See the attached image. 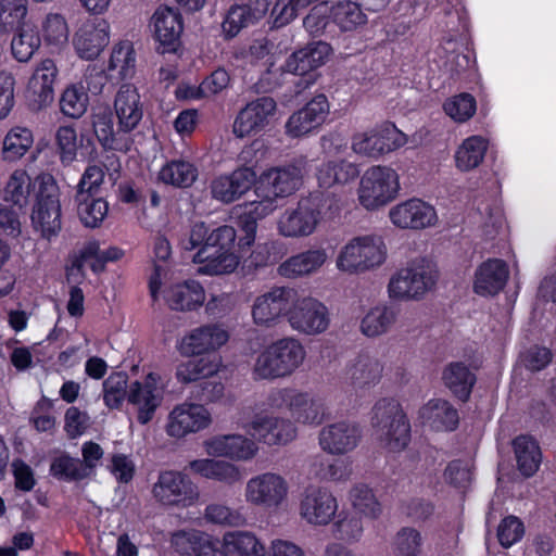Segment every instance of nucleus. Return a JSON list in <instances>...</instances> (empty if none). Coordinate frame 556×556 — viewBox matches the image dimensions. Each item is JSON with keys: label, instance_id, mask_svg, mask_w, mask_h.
Listing matches in <instances>:
<instances>
[{"label": "nucleus", "instance_id": "nucleus-14", "mask_svg": "<svg viewBox=\"0 0 556 556\" xmlns=\"http://www.w3.org/2000/svg\"><path fill=\"white\" fill-rule=\"evenodd\" d=\"M338 510L337 498L325 488L308 486L300 503L303 519L315 526L328 525Z\"/></svg>", "mask_w": 556, "mask_h": 556}, {"label": "nucleus", "instance_id": "nucleus-49", "mask_svg": "<svg viewBox=\"0 0 556 556\" xmlns=\"http://www.w3.org/2000/svg\"><path fill=\"white\" fill-rule=\"evenodd\" d=\"M88 102L89 99L85 87L71 85L62 92L60 110L67 117L79 118L87 111Z\"/></svg>", "mask_w": 556, "mask_h": 556}, {"label": "nucleus", "instance_id": "nucleus-39", "mask_svg": "<svg viewBox=\"0 0 556 556\" xmlns=\"http://www.w3.org/2000/svg\"><path fill=\"white\" fill-rule=\"evenodd\" d=\"M219 367L220 358L217 355L188 359L176 367V378L181 383H190L214 376Z\"/></svg>", "mask_w": 556, "mask_h": 556}, {"label": "nucleus", "instance_id": "nucleus-56", "mask_svg": "<svg viewBox=\"0 0 556 556\" xmlns=\"http://www.w3.org/2000/svg\"><path fill=\"white\" fill-rule=\"evenodd\" d=\"M43 40L50 46L60 47L67 42L68 27L65 18L59 13H48L41 23Z\"/></svg>", "mask_w": 556, "mask_h": 556}, {"label": "nucleus", "instance_id": "nucleus-13", "mask_svg": "<svg viewBox=\"0 0 556 556\" xmlns=\"http://www.w3.org/2000/svg\"><path fill=\"white\" fill-rule=\"evenodd\" d=\"M229 340V332L222 324H206L192 329L181 340V352L187 355H214Z\"/></svg>", "mask_w": 556, "mask_h": 556}, {"label": "nucleus", "instance_id": "nucleus-32", "mask_svg": "<svg viewBox=\"0 0 556 556\" xmlns=\"http://www.w3.org/2000/svg\"><path fill=\"white\" fill-rule=\"evenodd\" d=\"M154 37L163 46H174L181 33L182 21L179 12L169 7H160L152 16Z\"/></svg>", "mask_w": 556, "mask_h": 556}, {"label": "nucleus", "instance_id": "nucleus-55", "mask_svg": "<svg viewBox=\"0 0 556 556\" xmlns=\"http://www.w3.org/2000/svg\"><path fill=\"white\" fill-rule=\"evenodd\" d=\"M93 132L105 150H115L118 146L117 136L122 132L114 129L112 115L110 113H97L92 116Z\"/></svg>", "mask_w": 556, "mask_h": 556}, {"label": "nucleus", "instance_id": "nucleus-7", "mask_svg": "<svg viewBox=\"0 0 556 556\" xmlns=\"http://www.w3.org/2000/svg\"><path fill=\"white\" fill-rule=\"evenodd\" d=\"M387 247L380 237L364 236L349 241L339 252L336 264L339 270L363 273L382 265Z\"/></svg>", "mask_w": 556, "mask_h": 556}, {"label": "nucleus", "instance_id": "nucleus-24", "mask_svg": "<svg viewBox=\"0 0 556 556\" xmlns=\"http://www.w3.org/2000/svg\"><path fill=\"white\" fill-rule=\"evenodd\" d=\"M296 419H252L248 427L249 433L267 445L287 444L296 437Z\"/></svg>", "mask_w": 556, "mask_h": 556}, {"label": "nucleus", "instance_id": "nucleus-20", "mask_svg": "<svg viewBox=\"0 0 556 556\" xmlns=\"http://www.w3.org/2000/svg\"><path fill=\"white\" fill-rule=\"evenodd\" d=\"M294 296L295 292L289 288H275L257 296L252 309L254 323L260 326H269L282 314L288 315Z\"/></svg>", "mask_w": 556, "mask_h": 556}, {"label": "nucleus", "instance_id": "nucleus-27", "mask_svg": "<svg viewBox=\"0 0 556 556\" xmlns=\"http://www.w3.org/2000/svg\"><path fill=\"white\" fill-rule=\"evenodd\" d=\"M58 75L59 68L53 59L46 58L36 64L29 80V91L36 97L38 109L48 106L53 101Z\"/></svg>", "mask_w": 556, "mask_h": 556}, {"label": "nucleus", "instance_id": "nucleus-59", "mask_svg": "<svg viewBox=\"0 0 556 556\" xmlns=\"http://www.w3.org/2000/svg\"><path fill=\"white\" fill-rule=\"evenodd\" d=\"M254 24L255 21L247 9L242 4H236L229 8L223 21L222 29L225 37L233 38L241 31V29Z\"/></svg>", "mask_w": 556, "mask_h": 556}, {"label": "nucleus", "instance_id": "nucleus-8", "mask_svg": "<svg viewBox=\"0 0 556 556\" xmlns=\"http://www.w3.org/2000/svg\"><path fill=\"white\" fill-rule=\"evenodd\" d=\"M307 161L299 157L291 163L264 172L255 189L257 198H285L295 192L302 184Z\"/></svg>", "mask_w": 556, "mask_h": 556}, {"label": "nucleus", "instance_id": "nucleus-51", "mask_svg": "<svg viewBox=\"0 0 556 556\" xmlns=\"http://www.w3.org/2000/svg\"><path fill=\"white\" fill-rule=\"evenodd\" d=\"M424 540L421 533L413 527L401 528L392 544L394 556H419L422 551Z\"/></svg>", "mask_w": 556, "mask_h": 556}, {"label": "nucleus", "instance_id": "nucleus-10", "mask_svg": "<svg viewBox=\"0 0 556 556\" xmlns=\"http://www.w3.org/2000/svg\"><path fill=\"white\" fill-rule=\"evenodd\" d=\"M288 321L292 329L308 334L325 332L330 323L328 308L313 298H293L288 311Z\"/></svg>", "mask_w": 556, "mask_h": 556}, {"label": "nucleus", "instance_id": "nucleus-26", "mask_svg": "<svg viewBox=\"0 0 556 556\" xmlns=\"http://www.w3.org/2000/svg\"><path fill=\"white\" fill-rule=\"evenodd\" d=\"M204 445L206 453L211 456L237 460L251 459L257 452L254 441L240 434L214 437L205 441Z\"/></svg>", "mask_w": 556, "mask_h": 556}, {"label": "nucleus", "instance_id": "nucleus-23", "mask_svg": "<svg viewBox=\"0 0 556 556\" xmlns=\"http://www.w3.org/2000/svg\"><path fill=\"white\" fill-rule=\"evenodd\" d=\"M55 142L63 165H71L78 153L83 156H91L96 151V144L88 130H81L78 135L72 126H60L55 132Z\"/></svg>", "mask_w": 556, "mask_h": 556}, {"label": "nucleus", "instance_id": "nucleus-36", "mask_svg": "<svg viewBox=\"0 0 556 556\" xmlns=\"http://www.w3.org/2000/svg\"><path fill=\"white\" fill-rule=\"evenodd\" d=\"M399 309L391 305H377L370 308L361 321V331L368 338L387 333L396 323Z\"/></svg>", "mask_w": 556, "mask_h": 556}, {"label": "nucleus", "instance_id": "nucleus-16", "mask_svg": "<svg viewBox=\"0 0 556 556\" xmlns=\"http://www.w3.org/2000/svg\"><path fill=\"white\" fill-rule=\"evenodd\" d=\"M175 551L185 556H225L223 541L197 530H179L172 536Z\"/></svg>", "mask_w": 556, "mask_h": 556}, {"label": "nucleus", "instance_id": "nucleus-64", "mask_svg": "<svg viewBox=\"0 0 556 556\" xmlns=\"http://www.w3.org/2000/svg\"><path fill=\"white\" fill-rule=\"evenodd\" d=\"M205 518L212 523L231 527H238L244 521V518L238 511L222 504L207 505Z\"/></svg>", "mask_w": 556, "mask_h": 556}, {"label": "nucleus", "instance_id": "nucleus-17", "mask_svg": "<svg viewBox=\"0 0 556 556\" xmlns=\"http://www.w3.org/2000/svg\"><path fill=\"white\" fill-rule=\"evenodd\" d=\"M110 41V24L103 18L88 20L74 36V47L81 59L93 60Z\"/></svg>", "mask_w": 556, "mask_h": 556}, {"label": "nucleus", "instance_id": "nucleus-37", "mask_svg": "<svg viewBox=\"0 0 556 556\" xmlns=\"http://www.w3.org/2000/svg\"><path fill=\"white\" fill-rule=\"evenodd\" d=\"M35 184L25 169L13 170L3 189V200L13 206L23 210L29 204Z\"/></svg>", "mask_w": 556, "mask_h": 556}, {"label": "nucleus", "instance_id": "nucleus-18", "mask_svg": "<svg viewBox=\"0 0 556 556\" xmlns=\"http://www.w3.org/2000/svg\"><path fill=\"white\" fill-rule=\"evenodd\" d=\"M328 113L327 98L318 94L288 118L285 126L286 134L292 138L307 135L325 122Z\"/></svg>", "mask_w": 556, "mask_h": 556}, {"label": "nucleus", "instance_id": "nucleus-1", "mask_svg": "<svg viewBox=\"0 0 556 556\" xmlns=\"http://www.w3.org/2000/svg\"><path fill=\"white\" fill-rule=\"evenodd\" d=\"M339 211L333 193L316 192L302 198L295 207L287 208L277 222L278 231L286 238H302L311 236L321 218L332 216Z\"/></svg>", "mask_w": 556, "mask_h": 556}, {"label": "nucleus", "instance_id": "nucleus-12", "mask_svg": "<svg viewBox=\"0 0 556 556\" xmlns=\"http://www.w3.org/2000/svg\"><path fill=\"white\" fill-rule=\"evenodd\" d=\"M277 103L270 97H261L249 102L242 108L232 126V131L238 138L256 135L263 131L274 118Z\"/></svg>", "mask_w": 556, "mask_h": 556}, {"label": "nucleus", "instance_id": "nucleus-44", "mask_svg": "<svg viewBox=\"0 0 556 556\" xmlns=\"http://www.w3.org/2000/svg\"><path fill=\"white\" fill-rule=\"evenodd\" d=\"M199 175L197 166L186 160H173L167 162L159 173V179L177 188H189Z\"/></svg>", "mask_w": 556, "mask_h": 556}, {"label": "nucleus", "instance_id": "nucleus-25", "mask_svg": "<svg viewBox=\"0 0 556 556\" xmlns=\"http://www.w3.org/2000/svg\"><path fill=\"white\" fill-rule=\"evenodd\" d=\"M361 439V430L356 425L342 419L324 428L319 434L321 448L330 454L340 455L356 447Z\"/></svg>", "mask_w": 556, "mask_h": 556}, {"label": "nucleus", "instance_id": "nucleus-5", "mask_svg": "<svg viewBox=\"0 0 556 556\" xmlns=\"http://www.w3.org/2000/svg\"><path fill=\"white\" fill-rule=\"evenodd\" d=\"M438 279L439 270L432 261L416 258L391 277L389 296L396 300H420L434 289Z\"/></svg>", "mask_w": 556, "mask_h": 556}, {"label": "nucleus", "instance_id": "nucleus-46", "mask_svg": "<svg viewBox=\"0 0 556 556\" xmlns=\"http://www.w3.org/2000/svg\"><path fill=\"white\" fill-rule=\"evenodd\" d=\"M488 142L481 136H471L463 141L455 153L456 167L463 172L478 167L484 159Z\"/></svg>", "mask_w": 556, "mask_h": 556}, {"label": "nucleus", "instance_id": "nucleus-22", "mask_svg": "<svg viewBox=\"0 0 556 556\" xmlns=\"http://www.w3.org/2000/svg\"><path fill=\"white\" fill-rule=\"evenodd\" d=\"M283 478L275 473H263L252 478L247 485L249 502L267 507L278 506L287 495Z\"/></svg>", "mask_w": 556, "mask_h": 556}, {"label": "nucleus", "instance_id": "nucleus-62", "mask_svg": "<svg viewBox=\"0 0 556 556\" xmlns=\"http://www.w3.org/2000/svg\"><path fill=\"white\" fill-rule=\"evenodd\" d=\"M352 150L359 155L377 159L383 154V148L380 146L377 129L354 135L352 139Z\"/></svg>", "mask_w": 556, "mask_h": 556}, {"label": "nucleus", "instance_id": "nucleus-29", "mask_svg": "<svg viewBox=\"0 0 556 556\" xmlns=\"http://www.w3.org/2000/svg\"><path fill=\"white\" fill-rule=\"evenodd\" d=\"M508 275V267L504 261L488 260L476 270L473 290L480 295H494L505 287Z\"/></svg>", "mask_w": 556, "mask_h": 556}, {"label": "nucleus", "instance_id": "nucleus-61", "mask_svg": "<svg viewBox=\"0 0 556 556\" xmlns=\"http://www.w3.org/2000/svg\"><path fill=\"white\" fill-rule=\"evenodd\" d=\"M525 535V525L516 516L504 517L497 527V539L501 546L509 548Z\"/></svg>", "mask_w": 556, "mask_h": 556}, {"label": "nucleus", "instance_id": "nucleus-3", "mask_svg": "<svg viewBox=\"0 0 556 556\" xmlns=\"http://www.w3.org/2000/svg\"><path fill=\"white\" fill-rule=\"evenodd\" d=\"M36 180L38 191L30 213V225L42 240L52 242L62 230L60 189L50 174H41Z\"/></svg>", "mask_w": 556, "mask_h": 556}, {"label": "nucleus", "instance_id": "nucleus-34", "mask_svg": "<svg viewBox=\"0 0 556 556\" xmlns=\"http://www.w3.org/2000/svg\"><path fill=\"white\" fill-rule=\"evenodd\" d=\"M444 386L460 401L466 402L470 397L476 383V375L462 362L450 363L442 372Z\"/></svg>", "mask_w": 556, "mask_h": 556}, {"label": "nucleus", "instance_id": "nucleus-30", "mask_svg": "<svg viewBox=\"0 0 556 556\" xmlns=\"http://www.w3.org/2000/svg\"><path fill=\"white\" fill-rule=\"evenodd\" d=\"M331 47L324 41L312 42L295 51L286 62V71L295 75H305L327 61Z\"/></svg>", "mask_w": 556, "mask_h": 556}, {"label": "nucleus", "instance_id": "nucleus-11", "mask_svg": "<svg viewBox=\"0 0 556 556\" xmlns=\"http://www.w3.org/2000/svg\"><path fill=\"white\" fill-rule=\"evenodd\" d=\"M166 381L156 372H149L142 380H136L128 388V404L139 417H150L162 405Z\"/></svg>", "mask_w": 556, "mask_h": 556}, {"label": "nucleus", "instance_id": "nucleus-28", "mask_svg": "<svg viewBox=\"0 0 556 556\" xmlns=\"http://www.w3.org/2000/svg\"><path fill=\"white\" fill-rule=\"evenodd\" d=\"M382 364L369 353H359L345 367V380L357 389L375 386L382 376Z\"/></svg>", "mask_w": 556, "mask_h": 556}, {"label": "nucleus", "instance_id": "nucleus-53", "mask_svg": "<svg viewBox=\"0 0 556 556\" xmlns=\"http://www.w3.org/2000/svg\"><path fill=\"white\" fill-rule=\"evenodd\" d=\"M409 419H390L388 431L382 439L383 447L389 452H401L410 442Z\"/></svg>", "mask_w": 556, "mask_h": 556}, {"label": "nucleus", "instance_id": "nucleus-50", "mask_svg": "<svg viewBox=\"0 0 556 556\" xmlns=\"http://www.w3.org/2000/svg\"><path fill=\"white\" fill-rule=\"evenodd\" d=\"M331 17L341 30L351 31L366 22L359 5L352 1L340 2L332 8Z\"/></svg>", "mask_w": 556, "mask_h": 556}, {"label": "nucleus", "instance_id": "nucleus-6", "mask_svg": "<svg viewBox=\"0 0 556 556\" xmlns=\"http://www.w3.org/2000/svg\"><path fill=\"white\" fill-rule=\"evenodd\" d=\"M400 188V176L395 169L372 165L359 178L356 190L358 204L366 211H377L392 202Z\"/></svg>", "mask_w": 556, "mask_h": 556}, {"label": "nucleus", "instance_id": "nucleus-4", "mask_svg": "<svg viewBox=\"0 0 556 556\" xmlns=\"http://www.w3.org/2000/svg\"><path fill=\"white\" fill-rule=\"evenodd\" d=\"M237 238L236 229L229 225L208 231L206 245L201 247L192 261L200 264L198 271L203 275H224L235 271L239 257L232 252Z\"/></svg>", "mask_w": 556, "mask_h": 556}, {"label": "nucleus", "instance_id": "nucleus-41", "mask_svg": "<svg viewBox=\"0 0 556 556\" xmlns=\"http://www.w3.org/2000/svg\"><path fill=\"white\" fill-rule=\"evenodd\" d=\"M75 201L78 217L84 226L97 228L102 224L109 211L105 200L96 197V194L77 191Z\"/></svg>", "mask_w": 556, "mask_h": 556}, {"label": "nucleus", "instance_id": "nucleus-47", "mask_svg": "<svg viewBox=\"0 0 556 556\" xmlns=\"http://www.w3.org/2000/svg\"><path fill=\"white\" fill-rule=\"evenodd\" d=\"M123 251L118 248L112 247L108 250H101L97 242L88 243L81 251L78 256H76L71 265L66 269L67 279L72 280L75 276H83V268L85 267V262L91 257L98 258L101 262H114L122 257Z\"/></svg>", "mask_w": 556, "mask_h": 556}, {"label": "nucleus", "instance_id": "nucleus-21", "mask_svg": "<svg viewBox=\"0 0 556 556\" xmlns=\"http://www.w3.org/2000/svg\"><path fill=\"white\" fill-rule=\"evenodd\" d=\"M114 112L118 131L129 134L138 127L143 116V104L134 85L124 84L119 87L114 100Z\"/></svg>", "mask_w": 556, "mask_h": 556}, {"label": "nucleus", "instance_id": "nucleus-45", "mask_svg": "<svg viewBox=\"0 0 556 556\" xmlns=\"http://www.w3.org/2000/svg\"><path fill=\"white\" fill-rule=\"evenodd\" d=\"M34 144L33 131L24 126L12 127L2 141V159L16 162L22 159Z\"/></svg>", "mask_w": 556, "mask_h": 556}, {"label": "nucleus", "instance_id": "nucleus-15", "mask_svg": "<svg viewBox=\"0 0 556 556\" xmlns=\"http://www.w3.org/2000/svg\"><path fill=\"white\" fill-rule=\"evenodd\" d=\"M389 218L401 229H424L434 225L437 213L430 204L413 198L391 207Z\"/></svg>", "mask_w": 556, "mask_h": 556}, {"label": "nucleus", "instance_id": "nucleus-63", "mask_svg": "<svg viewBox=\"0 0 556 556\" xmlns=\"http://www.w3.org/2000/svg\"><path fill=\"white\" fill-rule=\"evenodd\" d=\"M27 0H0V24L13 28L27 14Z\"/></svg>", "mask_w": 556, "mask_h": 556}, {"label": "nucleus", "instance_id": "nucleus-48", "mask_svg": "<svg viewBox=\"0 0 556 556\" xmlns=\"http://www.w3.org/2000/svg\"><path fill=\"white\" fill-rule=\"evenodd\" d=\"M49 473L54 479L65 482L80 481L88 477L80 459L62 452L50 462Z\"/></svg>", "mask_w": 556, "mask_h": 556}, {"label": "nucleus", "instance_id": "nucleus-35", "mask_svg": "<svg viewBox=\"0 0 556 556\" xmlns=\"http://www.w3.org/2000/svg\"><path fill=\"white\" fill-rule=\"evenodd\" d=\"M325 249H309L283 262L279 270L286 277L305 276L316 273L327 261Z\"/></svg>", "mask_w": 556, "mask_h": 556}, {"label": "nucleus", "instance_id": "nucleus-38", "mask_svg": "<svg viewBox=\"0 0 556 556\" xmlns=\"http://www.w3.org/2000/svg\"><path fill=\"white\" fill-rule=\"evenodd\" d=\"M359 175L356 164L345 161H329L320 165L317 172V180L320 187L331 188L344 186L353 181Z\"/></svg>", "mask_w": 556, "mask_h": 556}, {"label": "nucleus", "instance_id": "nucleus-9", "mask_svg": "<svg viewBox=\"0 0 556 556\" xmlns=\"http://www.w3.org/2000/svg\"><path fill=\"white\" fill-rule=\"evenodd\" d=\"M154 498L165 506L188 507L193 505L199 492L189 477L175 470L161 471L152 488Z\"/></svg>", "mask_w": 556, "mask_h": 556}, {"label": "nucleus", "instance_id": "nucleus-33", "mask_svg": "<svg viewBox=\"0 0 556 556\" xmlns=\"http://www.w3.org/2000/svg\"><path fill=\"white\" fill-rule=\"evenodd\" d=\"M517 468L527 478L540 468L542 452L539 442L530 434H520L513 440Z\"/></svg>", "mask_w": 556, "mask_h": 556}, {"label": "nucleus", "instance_id": "nucleus-43", "mask_svg": "<svg viewBox=\"0 0 556 556\" xmlns=\"http://www.w3.org/2000/svg\"><path fill=\"white\" fill-rule=\"evenodd\" d=\"M17 26L16 33L11 42L13 56L18 62H27L40 47V36L36 26L22 21Z\"/></svg>", "mask_w": 556, "mask_h": 556}, {"label": "nucleus", "instance_id": "nucleus-58", "mask_svg": "<svg viewBox=\"0 0 556 556\" xmlns=\"http://www.w3.org/2000/svg\"><path fill=\"white\" fill-rule=\"evenodd\" d=\"M351 498L355 509L361 514L377 518L381 513V505L372 490L366 484H357L351 490Z\"/></svg>", "mask_w": 556, "mask_h": 556}, {"label": "nucleus", "instance_id": "nucleus-54", "mask_svg": "<svg viewBox=\"0 0 556 556\" xmlns=\"http://www.w3.org/2000/svg\"><path fill=\"white\" fill-rule=\"evenodd\" d=\"M289 412L304 417H324L326 406L323 399L308 393L292 390L291 406Z\"/></svg>", "mask_w": 556, "mask_h": 556}, {"label": "nucleus", "instance_id": "nucleus-52", "mask_svg": "<svg viewBox=\"0 0 556 556\" xmlns=\"http://www.w3.org/2000/svg\"><path fill=\"white\" fill-rule=\"evenodd\" d=\"M128 377L124 372L111 374L103 382V400L108 407L117 408L128 400Z\"/></svg>", "mask_w": 556, "mask_h": 556}, {"label": "nucleus", "instance_id": "nucleus-2", "mask_svg": "<svg viewBox=\"0 0 556 556\" xmlns=\"http://www.w3.org/2000/svg\"><path fill=\"white\" fill-rule=\"evenodd\" d=\"M305 356V349L298 339H279L257 355L253 365V376L257 380L290 376L302 365Z\"/></svg>", "mask_w": 556, "mask_h": 556}, {"label": "nucleus", "instance_id": "nucleus-60", "mask_svg": "<svg viewBox=\"0 0 556 556\" xmlns=\"http://www.w3.org/2000/svg\"><path fill=\"white\" fill-rule=\"evenodd\" d=\"M443 109L455 122H466L476 112V100L469 93H460L445 101Z\"/></svg>", "mask_w": 556, "mask_h": 556}, {"label": "nucleus", "instance_id": "nucleus-40", "mask_svg": "<svg viewBox=\"0 0 556 556\" xmlns=\"http://www.w3.org/2000/svg\"><path fill=\"white\" fill-rule=\"evenodd\" d=\"M193 473L203 478L216 480L226 484H232L240 480L238 468L227 462L211 458L194 459L189 464Z\"/></svg>", "mask_w": 556, "mask_h": 556}, {"label": "nucleus", "instance_id": "nucleus-31", "mask_svg": "<svg viewBox=\"0 0 556 556\" xmlns=\"http://www.w3.org/2000/svg\"><path fill=\"white\" fill-rule=\"evenodd\" d=\"M165 301L174 311H193L205 301V292L195 280H187L169 287L165 293Z\"/></svg>", "mask_w": 556, "mask_h": 556}, {"label": "nucleus", "instance_id": "nucleus-57", "mask_svg": "<svg viewBox=\"0 0 556 556\" xmlns=\"http://www.w3.org/2000/svg\"><path fill=\"white\" fill-rule=\"evenodd\" d=\"M136 58L132 45L129 41L122 42L114 48L109 68L117 70L122 79L131 78L135 74Z\"/></svg>", "mask_w": 556, "mask_h": 556}, {"label": "nucleus", "instance_id": "nucleus-42", "mask_svg": "<svg viewBox=\"0 0 556 556\" xmlns=\"http://www.w3.org/2000/svg\"><path fill=\"white\" fill-rule=\"evenodd\" d=\"M223 549L226 555L237 556H265V546L258 539L243 531L226 532L223 538Z\"/></svg>", "mask_w": 556, "mask_h": 556}, {"label": "nucleus", "instance_id": "nucleus-19", "mask_svg": "<svg viewBox=\"0 0 556 556\" xmlns=\"http://www.w3.org/2000/svg\"><path fill=\"white\" fill-rule=\"evenodd\" d=\"M256 174L250 167H240L229 175H220L211 181L212 198L229 204L241 198L255 182Z\"/></svg>", "mask_w": 556, "mask_h": 556}]
</instances>
